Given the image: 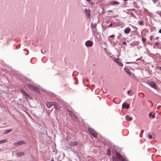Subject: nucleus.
<instances>
[{"mask_svg": "<svg viewBox=\"0 0 161 161\" xmlns=\"http://www.w3.org/2000/svg\"><path fill=\"white\" fill-rule=\"evenodd\" d=\"M46 106L47 107L49 108L52 106H54V108L56 109L59 110L60 109V106L56 102H47V103Z\"/></svg>", "mask_w": 161, "mask_h": 161, "instance_id": "nucleus-1", "label": "nucleus"}, {"mask_svg": "<svg viewBox=\"0 0 161 161\" xmlns=\"http://www.w3.org/2000/svg\"><path fill=\"white\" fill-rule=\"evenodd\" d=\"M77 142L75 141H71L69 143V145L67 147V148L68 149H71L72 150V152L75 154L77 155L76 153L73 150L72 147L74 146L77 145Z\"/></svg>", "mask_w": 161, "mask_h": 161, "instance_id": "nucleus-2", "label": "nucleus"}, {"mask_svg": "<svg viewBox=\"0 0 161 161\" xmlns=\"http://www.w3.org/2000/svg\"><path fill=\"white\" fill-rule=\"evenodd\" d=\"M88 130L90 133L94 137H96L97 135V132L95 130L91 128H88Z\"/></svg>", "mask_w": 161, "mask_h": 161, "instance_id": "nucleus-3", "label": "nucleus"}, {"mask_svg": "<svg viewBox=\"0 0 161 161\" xmlns=\"http://www.w3.org/2000/svg\"><path fill=\"white\" fill-rule=\"evenodd\" d=\"M117 157L119 159L121 160V161H128V160L125 158H123L121 155L118 153L116 154Z\"/></svg>", "mask_w": 161, "mask_h": 161, "instance_id": "nucleus-4", "label": "nucleus"}, {"mask_svg": "<svg viewBox=\"0 0 161 161\" xmlns=\"http://www.w3.org/2000/svg\"><path fill=\"white\" fill-rule=\"evenodd\" d=\"M85 45L87 47H91L93 45V42L92 41L88 40L85 42Z\"/></svg>", "mask_w": 161, "mask_h": 161, "instance_id": "nucleus-5", "label": "nucleus"}, {"mask_svg": "<svg viewBox=\"0 0 161 161\" xmlns=\"http://www.w3.org/2000/svg\"><path fill=\"white\" fill-rule=\"evenodd\" d=\"M113 60L118 64L121 66H123V64L121 60L119 58H113Z\"/></svg>", "mask_w": 161, "mask_h": 161, "instance_id": "nucleus-6", "label": "nucleus"}, {"mask_svg": "<svg viewBox=\"0 0 161 161\" xmlns=\"http://www.w3.org/2000/svg\"><path fill=\"white\" fill-rule=\"evenodd\" d=\"M25 144V142L23 140L17 142H14L13 143L14 145L17 146H19L22 144Z\"/></svg>", "mask_w": 161, "mask_h": 161, "instance_id": "nucleus-7", "label": "nucleus"}, {"mask_svg": "<svg viewBox=\"0 0 161 161\" xmlns=\"http://www.w3.org/2000/svg\"><path fill=\"white\" fill-rule=\"evenodd\" d=\"M85 14L88 18H89L90 16V10L89 9H86Z\"/></svg>", "mask_w": 161, "mask_h": 161, "instance_id": "nucleus-8", "label": "nucleus"}, {"mask_svg": "<svg viewBox=\"0 0 161 161\" xmlns=\"http://www.w3.org/2000/svg\"><path fill=\"white\" fill-rule=\"evenodd\" d=\"M149 85L153 88L155 89H157V86L154 82L153 81L150 82V83Z\"/></svg>", "mask_w": 161, "mask_h": 161, "instance_id": "nucleus-9", "label": "nucleus"}, {"mask_svg": "<svg viewBox=\"0 0 161 161\" xmlns=\"http://www.w3.org/2000/svg\"><path fill=\"white\" fill-rule=\"evenodd\" d=\"M27 87H28V88L31 90H32L33 91H35V90H36L37 88H36V87L35 86H32V85H29V84H27Z\"/></svg>", "mask_w": 161, "mask_h": 161, "instance_id": "nucleus-10", "label": "nucleus"}, {"mask_svg": "<svg viewBox=\"0 0 161 161\" xmlns=\"http://www.w3.org/2000/svg\"><path fill=\"white\" fill-rule=\"evenodd\" d=\"M130 29L129 28L127 27L125 29L124 32L125 34H129L130 33Z\"/></svg>", "mask_w": 161, "mask_h": 161, "instance_id": "nucleus-11", "label": "nucleus"}, {"mask_svg": "<svg viewBox=\"0 0 161 161\" xmlns=\"http://www.w3.org/2000/svg\"><path fill=\"white\" fill-rule=\"evenodd\" d=\"M24 155V153L23 152H19L16 153V156L18 157L23 156Z\"/></svg>", "mask_w": 161, "mask_h": 161, "instance_id": "nucleus-12", "label": "nucleus"}, {"mask_svg": "<svg viewBox=\"0 0 161 161\" xmlns=\"http://www.w3.org/2000/svg\"><path fill=\"white\" fill-rule=\"evenodd\" d=\"M124 70L129 75H130L131 74V72L130 70V69L127 68H124Z\"/></svg>", "mask_w": 161, "mask_h": 161, "instance_id": "nucleus-13", "label": "nucleus"}, {"mask_svg": "<svg viewBox=\"0 0 161 161\" xmlns=\"http://www.w3.org/2000/svg\"><path fill=\"white\" fill-rule=\"evenodd\" d=\"M126 120L127 121H130L132 119V118L129 115H127L125 117Z\"/></svg>", "mask_w": 161, "mask_h": 161, "instance_id": "nucleus-14", "label": "nucleus"}, {"mask_svg": "<svg viewBox=\"0 0 161 161\" xmlns=\"http://www.w3.org/2000/svg\"><path fill=\"white\" fill-rule=\"evenodd\" d=\"M111 4L112 5H117L119 4V2H117V1H113L111 3Z\"/></svg>", "mask_w": 161, "mask_h": 161, "instance_id": "nucleus-15", "label": "nucleus"}, {"mask_svg": "<svg viewBox=\"0 0 161 161\" xmlns=\"http://www.w3.org/2000/svg\"><path fill=\"white\" fill-rule=\"evenodd\" d=\"M122 107L125 108V107L126 108H128L129 107V104L126 105L125 104H123L122 105Z\"/></svg>", "mask_w": 161, "mask_h": 161, "instance_id": "nucleus-16", "label": "nucleus"}, {"mask_svg": "<svg viewBox=\"0 0 161 161\" xmlns=\"http://www.w3.org/2000/svg\"><path fill=\"white\" fill-rule=\"evenodd\" d=\"M97 26V25L96 24H93L92 23L91 25V27L93 29H94Z\"/></svg>", "mask_w": 161, "mask_h": 161, "instance_id": "nucleus-17", "label": "nucleus"}, {"mask_svg": "<svg viewBox=\"0 0 161 161\" xmlns=\"http://www.w3.org/2000/svg\"><path fill=\"white\" fill-rule=\"evenodd\" d=\"M7 142V139H4L0 141V144L4 143Z\"/></svg>", "mask_w": 161, "mask_h": 161, "instance_id": "nucleus-18", "label": "nucleus"}, {"mask_svg": "<svg viewBox=\"0 0 161 161\" xmlns=\"http://www.w3.org/2000/svg\"><path fill=\"white\" fill-rule=\"evenodd\" d=\"M12 129H11L7 130L5 131L4 133L5 134L8 133L9 132H10L12 131Z\"/></svg>", "mask_w": 161, "mask_h": 161, "instance_id": "nucleus-19", "label": "nucleus"}, {"mask_svg": "<svg viewBox=\"0 0 161 161\" xmlns=\"http://www.w3.org/2000/svg\"><path fill=\"white\" fill-rule=\"evenodd\" d=\"M149 115L150 117L152 116L153 118L155 117V115L154 114H152V113H150L149 114Z\"/></svg>", "mask_w": 161, "mask_h": 161, "instance_id": "nucleus-20", "label": "nucleus"}, {"mask_svg": "<svg viewBox=\"0 0 161 161\" xmlns=\"http://www.w3.org/2000/svg\"><path fill=\"white\" fill-rule=\"evenodd\" d=\"M143 22L141 20L138 21V24L139 25H143Z\"/></svg>", "mask_w": 161, "mask_h": 161, "instance_id": "nucleus-21", "label": "nucleus"}, {"mask_svg": "<svg viewBox=\"0 0 161 161\" xmlns=\"http://www.w3.org/2000/svg\"><path fill=\"white\" fill-rule=\"evenodd\" d=\"M114 36H115L114 35H113L111 36H108V38H109L108 39L111 41V40H110V39L109 38H114Z\"/></svg>", "mask_w": 161, "mask_h": 161, "instance_id": "nucleus-22", "label": "nucleus"}, {"mask_svg": "<svg viewBox=\"0 0 161 161\" xmlns=\"http://www.w3.org/2000/svg\"><path fill=\"white\" fill-rule=\"evenodd\" d=\"M107 154L109 156H110L111 154V152L109 150L107 151Z\"/></svg>", "mask_w": 161, "mask_h": 161, "instance_id": "nucleus-23", "label": "nucleus"}, {"mask_svg": "<svg viewBox=\"0 0 161 161\" xmlns=\"http://www.w3.org/2000/svg\"><path fill=\"white\" fill-rule=\"evenodd\" d=\"M21 91L24 95L26 93L25 91L24 90H21Z\"/></svg>", "mask_w": 161, "mask_h": 161, "instance_id": "nucleus-24", "label": "nucleus"}, {"mask_svg": "<svg viewBox=\"0 0 161 161\" xmlns=\"http://www.w3.org/2000/svg\"><path fill=\"white\" fill-rule=\"evenodd\" d=\"M148 136L149 139H151L153 138V136L151 135L148 134Z\"/></svg>", "mask_w": 161, "mask_h": 161, "instance_id": "nucleus-25", "label": "nucleus"}, {"mask_svg": "<svg viewBox=\"0 0 161 161\" xmlns=\"http://www.w3.org/2000/svg\"><path fill=\"white\" fill-rule=\"evenodd\" d=\"M153 2L154 3H156L157 2H158L159 1L158 0H152Z\"/></svg>", "mask_w": 161, "mask_h": 161, "instance_id": "nucleus-26", "label": "nucleus"}, {"mask_svg": "<svg viewBox=\"0 0 161 161\" xmlns=\"http://www.w3.org/2000/svg\"><path fill=\"white\" fill-rule=\"evenodd\" d=\"M142 40L143 42H145L146 39V38L143 37L142 38Z\"/></svg>", "mask_w": 161, "mask_h": 161, "instance_id": "nucleus-27", "label": "nucleus"}, {"mask_svg": "<svg viewBox=\"0 0 161 161\" xmlns=\"http://www.w3.org/2000/svg\"><path fill=\"white\" fill-rule=\"evenodd\" d=\"M131 91L130 90H129L127 92V93L128 95L129 96H130V92Z\"/></svg>", "mask_w": 161, "mask_h": 161, "instance_id": "nucleus-28", "label": "nucleus"}, {"mask_svg": "<svg viewBox=\"0 0 161 161\" xmlns=\"http://www.w3.org/2000/svg\"><path fill=\"white\" fill-rule=\"evenodd\" d=\"M24 95H25L26 97H29V94L27 93H25V94H24Z\"/></svg>", "mask_w": 161, "mask_h": 161, "instance_id": "nucleus-29", "label": "nucleus"}, {"mask_svg": "<svg viewBox=\"0 0 161 161\" xmlns=\"http://www.w3.org/2000/svg\"><path fill=\"white\" fill-rule=\"evenodd\" d=\"M112 25H113V24H112V23H110V24L109 25V27H110L112 26Z\"/></svg>", "mask_w": 161, "mask_h": 161, "instance_id": "nucleus-30", "label": "nucleus"}, {"mask_svg": "<svg viewBox=\"0 0 161 161\" xmlns=\"http://www.w3.org/2000/svg\"><path fill=\"white\" fill-rule=\"evenodd\" d=\"M117 160L116 159L113 158V161H117Z\"/></svg>", "mask_w": 161, "mask_h": 161, "instance_id": "nucleus-31", "label": "nucleus"}, {"mask_svg": "<svg viewBox=\"0 0 161 161\" xmlns=\"http://www.w3.org/2000/svg\"><path fill=\"white\" fill-rule=\"evenodd\" d=\"M92 0H86V1L88 2H90Z\"/></svg>", "mask_w": 161, "mask_h": 161, "instance_id": "nucleus-32", "label": "nucleus"}, {"mask_svg": "<svg viewBox=\"0 0 161 161\" xmlns=\"http://www.w3.org/2000/svg\"><path fill=\"white\" fill-rule=\"evenodd\" d=\"M158 44H159V43H158V42H156L155 43V45H158Z\"/></svg>", "mask_w": 161, "mask_h": 161, "instance_id": "nucleus-33", "label": "nucleus"}, {"mask_svg": "<svg viewBox=\"0 0 161 161\" xmlns=\"http://www.w3.org/2000/svg\"><path fill=\"white\" fill-rule=\"evenodd\" d=\"M158 69L160 70H161V67H158Z\"/></svg>", "mask_w": 161, "mask_h": 161, "instance_id": "nucleus-34", "label": "nucleus"}, {"mask_svg": "<svg viewBox=\"0 0 161 161\" xmlns=\"http://www.w3.org/2000/svg\"><path fill=\"white\" fill-rule=\"evenodd\" d=\"M158 32H159V33H161V29H160L159 30Z\"/></svg>", "mask_w": 161, "mask_h": 161, "instance_id": "nucleus-35", "label": "nucleus"}, {"mask_svg": "<svg viewBox=\"0 0 161 161\" xmlns=\"http://www.w3.org/2000/svg\"><path fill=\"white\" fill-rule=\"evenodd\" d=\"M126 43V42H123V44H125Z\"/></svg>", "mask_w": 161, "mask_h": 161, "instance_id": "nucleus-36", "label": "nucleus"}, {"mask_svg": "<svg viewBox=\"0 0 161 161\" xmlns=\"http://www.w3.org/2000/svg\"><path fill=\"white\" fill-rule=\"evenodd\" d=\"M109 12H112V11L110 10H109Z\"/></svg>", "mask_w": 161, "mask_h": 161, "instance_id": "nucleus-37", "label": "nucleus"}, {"mask_svg": "<svg viewBox=\"0 0 161 161\" xmlns=\"http://www.w3.org/2000/svg\"><path fill=\"white\" fill-rule=\"evenodd\" d=\"M159 14L161 15V12H159Z\"/></svg>", "mask_w": 161, "mask_h": 161, "instance_id": "nucleus-38", "label": "nucleus"}, {"mask_svg": "<svg viewBox=\"0 0 161 161\" xmlns=\"http://www.w3.org/2000/svg\"><path fill=\"white\" fill-rule=\"evenodd\" d=\"M97 31V30H94V32H96V31Z\"/></svg>", "mask_w": 161, "mask_h": 161, "instance_id": "nucleus-39", "label": "nucleus"}, {"mask_svg": "<svg viewBox=\"0 0 161 161\" xmlns=\"http://www.w3.org/2000/svg\"><path fill=\"white\" fill-rule=\"evenodd\" d=\"M54 161V160L53 159H52L51 161Z\"/></svg>", "mask_w": 161, "mask_h": 161, "instance_id": "nucleus-40", "label": "nucleus"}, {"mask_svg": "<svg viewBox=\"0 0 161 161\" xmlns=\"http://www.w3.org/2000/svg\"><path fill=\"white\" fill-rule=\"evenodd\" d=\"M159 5H160V4H159V3H158V5H157V6H159Z\"/></svg>", "mask_w": 161, "mask_h": 161, "instance_id": "nucleus-41", "label": "nucleus"}, {"mask_svg": "<svg viewBox=\"0 0 161 161\" xmlns=\"http://www.w3.org/2000/svg\"><path fill=\"white\" fill-rule=\"evenodd\" d=\"M41 52H42V50H41Z\"/></svg>", "mask_w": 161, "mask_h": 161, "instance_id": "nucleus-42", "label": "nucleus"}, {"mask_svg": "<svg viewBox=\"0 0 161 161\" xmlns=\"http://www.w3.org/2000/svg\"><path fill=\"white\" fill-rule=\"evenodd\" d=\"M1 150V148H0V150Z\"/></svg>", "mask_w": 161, "mask_h": 161, "instance_id": "nucleus-43", "label": "nucleus"}]
</instances>
